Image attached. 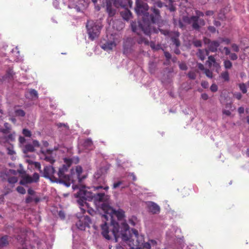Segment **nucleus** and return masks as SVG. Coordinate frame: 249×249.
Instances as JSON below:
<instances>
[{"label":"nucleus","mask_w":249,"mask_h":249,"mask_svg":"<svg viewBox=\"0 0 249 249\" xmlns=\"http://www.w3.org/2000/svg\"><path fill=\"white\" fill-rule=\"evenodd\" d=\"M136 13L139 16H142V20L137 23L132 22L131 23L132 30L138 35L140 32H143L146 35H149L156 32V29L154 26L156 22V7L154 6L151 10L153 13L149 14L147 12L148 6L145 1H136Z\"/></svg>","instance_id":"obj_1"},{"label":"nucleus","mask_w":249,"mask_h":249,"mask_svg":"<svg viewBox=\"0 0 249 249\" xmlns=\"http://www.w3.org/2000/svg\"><path fill=\"white\" fill-rule=\"evenodd\" d=\"M64 164L59 168L58 171L56 172V182H59L66 185L67 181L69 180L70 171L69 168L72 164V160L71 159H64Z\"/></svg>","instance_id":"obj_2"},{"label":"nucleus","mask_w":249,"mask_h":249,"mask_svg":"<svg viewBox=\"0 0 249 249\" xmlns=\"http://www.w3.org/2000/svg\"><path fill=\"white\" fill-rule=\"evenodd\" d=\"M93 195L92 193L86 191L84 189H79V191L77 193L76 195V197L78 198L77 201L82 213H85L86 211V209L83 208V206L86 204H89L86 201H91L92 200Z\"/></svg>","instance_id":"obj_3"},{"label":"nucleus","mask_w":249,"mask_h":249,"mask_svg":"<svg viewBox=\"0 0 249 249\" xmlns=\"http://www.w3.org/2000/svg\"><path fill=\"white\" fill-rule=\"evenodd\" d=\"M83 172L82 168L80 166H76L75 169H71L70 171L69 179L66 183V186L69 187L71 184H74L76 182L81 183L86 177L85 176H81Z\"/></svg>","instance_id":"obj_4"},{"label":"nucleus","mask_w":249,"mask_h":249,"mask_svg":"<svg viewBox=\"0 0 249 249\" xmlns=\"http://www.w3.org/2000/svg\"><path fill=\"white\" fill-rule=\"evenodd\" d=\"M89 38L92 40L97 37L100 33L101 26L92 20H88L86 25Z\"/></svg>","instance_id":"obj_5"},{"label":"nucleus","mask_w":249,"mask_h":249,"mask_svg":"<svg viewBox=\"0 0 249 249\" xmlns=\"http://www.w3.org/2000/svg\"><path fill=\"white\" fill-rule=\"evenodd\" d=\"M159 31L161 34L164 35L165 36L169 37L172 41L173 44L176 47H179L180 45V42L179 39L180 33L178 31H170L168 30H164L162 29H158Z\"/></svg>","instance_id":"obj_6"},{"label":"nucleus","mask_w":249,"mask_h":249,"mask_svg":"<svg viewBox=\"0 0 249 249\" xmlns=\"http://www.w3.org/2000/svg\"><path fill=\"white\" fill-rule=\"evenodd\" d=\"M91 223V220L88 216L83 215L79 218L76 223V226L78 229L83 231L85 230L86 227H89Z\"/></svg>","instance_id":"obj_7"},{"label":"nucleus","mask_w":249,"mask_h":249,"mask_svg":"<svg viewBox=\"0 0 249 249\" xmlns=\"http://www.w3.org/2000/svg\"><path fill=\"white\" fill-rule=\"evenodd\" d=\"M43 176L51 180L53 179L56 182V172L54 168L52 166H46L44 167Z\"/></svg>","instance_id":"obj_8"},{"label":"nucleus","mask_w":249,"mask_h":249,"mask_svg":"<svg viewBox=\"0 0 249 249\" xmlns=\"http://www.w3.org/2000/svg\"><path fill=\"white\" fill-rule=\"evenodd\" d=\"M132 5V0H113L112 7L115 8H118L120 7L124 8H131ZM116 10V9H115Z\"/></svg>","instance_id":"obj_9"},{"label":"nucleus","mask_w":249,"mask_h":249,"mask_svg":"<svg viewBox=\"0 0 249 249\" xmlns=\"http://www.w3.org/2000/svg\"><path fill=\"white\" fill-rule=\"evenodd\" d=\"M113 1V0H105L103 2V6L106 8V12L110 17H113L116 14V10L112 5Z\"/></svg>","instance_id":"obj_10"},{"label":"nucleus","mask_w":249,"mask_h":249,"mask_svg":"<svg viewBox=\"0 0 249 249\" xmlns=\"http://www.w3.org/2000/svg\"><path fill=\"white\" fill-rule=\"evenodd\" d=\"M185 21L189 24H192V26L194 29L196 30H199L200 26L198 24L199 18L198 17L193 16L190 18H187V20H185Z\"/></svg>","instance_id":"obj_11"},{"label":"nucleus","mask_w":249,"mask_h":249,"mask_svg":"<svg viewBox=\"0 0 249 249\" xmlns=\"http://www.w3.org/2000/svg\"><path fill=\"white\" fill-rule=\"evenodd\" d=\"M53 150L51 149H47L45 151L41 150V152L44 155V160L49 162L51 163H53L55 161L54 157L52 156V152Z\"/></svg>","instance_id":"obj_12"},{"label":"nucleus","mask_w":249,"mask_h":249,"mask_svg":"<svg viewBox=\"0 0 249 249\" xmlns=\"http://www.w3.org/2000/svg\"><path fill=\"white\" fill-rule=\"evenodd\" d=\"M208 58V60L206 61V64L208 65L209 68L213 66L214 68L218 69L220 67L219 63L216 62L213 55L209 56Z\"/></svg>","instance_id":"obj_13"},{"label":"nucleus","mask_w":249,"mask_h":249,"mask_svg":"<svg viewBox=\"0 0 249 249\" xmlns=\"http://www.w3.org/2000/svg\"><path fill=\"white\" fill-rule=\"evenodd\" d=\"M181 195L183 197H186L189 196L191 194L193 193V189L192 188H189L188 187H184L178 189Z\"/></svg>","instance_id":"obj_14"},{"label":"nucleus","mask_w":249,"mask_h":249,"mask_svg":"<svg viewBox=\"0 0 249 249\" xmlns=\"http://www.w3.org/2000/svg\"><path fill=\"white\" fill-rule=\"evenodd\" d=\"M120 14L122 18L126 20H128L132 17V13L128 10V8H124V9L120 12Z\"/></svg>","instance_id":"obj_15"},{"label":"nucleus","mask_w":249,"mask_h":249,"mask_svg":"<svg viewBox=\"0 0 249 249\" xmlns=\"http://www.w3.org/2000/svg\"><path fill=\"white\" fill-rule=\"evenodd\" d=\"M220 45V43L216 40L212 41L208 46L209 50L212 53H215L217 51V48Z\"/></svg>","instance_id":"obj_16"},{"label":"nucleus","mask_w":249,"mask_h":249,"mask_svg":"<svg viewBox=\"0 0 249 249\" xmlns=\"http://www.w3.org/2000/svg\"><path fill=\"white\" fill-rule=\"evenodd\" d=\"M115 46L116 43L114 41H110L103 44L102 48L105 50H111Z\"/></svg>","instance_id":"obj_17"},{"label":"nucleus","mask_w":249,"mask_h":249,"mask_svg":"<svg viewBox=\"0 0 249 249\" xmlns=\"http://www.w3.org/2000/svg\"><path fill=\"white\" fill-rule=\"evenodd\" d=\"M32 178L29 175H25L24 176L22 179L20 181L19 183L21 185H25L28 183H33Z\"/></svg>","instance_id":"obj_18"},{"label":"nucleus","mask_w":249,"mask_h":249,"mask_svg":"<svg viewBox=\"0 0 249 249\" xmlns=\"http://www.w3.org/2000/svg\"><path fill=\"white\" fill-rule=\"evenodd\" d=\"M84 146L88 150H92L94 148L93 143L91 139H86L84 142Z\"/></svg>","instance_id":"obj_19"},{"label":"nucleus","mask_w":249,"mask_h":249,"mask_svg":"<svg viewBox=\"0 0 249 249\" xmlns=\"http://www.w3.org/2000/svg\"><path fill=\"white\" fill-rule=\"evenodd\" d=\"M9 236L4 235L0 238V248H3L9 244Z\"/></svg>","instance_id":"obj_20"},{"label":"nucleus","mask_w":249,"mask_h":249,"mask_svg":"<svg viewBox=\"0 0 249 249\" xmlns=\"http://www.w3.org/2000/svg\"><path fill=\"white\" fill-rule=\"evenodd\" d=\"M4 126V128L0 129V131L4 134L10 133L12 129L11 125L8 123H5Z\"/></svg>","instance_id":"obj_21"},{"label":"nucleus","mask_w":249,"mask_h":249,"mask_svg":"<svg viewBox=\"0 0 249 249\" xmlns=\"http://www.w3.org/2000/svg\"><path fill=\"white\" fill-rule=\"evenodd\" d=\"M14 72L13 70L11 68H9L6 71L5 75L4 76V78L7 79L8 80H12L13 79Z\"/></svg>","instance_id":"obj_22"},{"label":"nucleus","mask_w":249,"mask_h":249,"mask_svg":"<svg viewBox=\"0 0 249 249\" xmlns=\"http://www.w3.org/2000/svg\"><path fill=\"white\" fill-rule=\"evenodd\" d=\"M105 196V193H98L93 195V198L95 200L98 202H103L104 201Z\"/></svg>","instance_id":"obj_23"},{"label":"nucleus","mask_w":249,"mask_h":249,"mask_svg":"<svg viewBox=\"0 0 249 249\" xmlns=\"http://www.w3.org/2000/svg\"><path fill=\"white\" fill-rule=\"evenodd\" d=\"M220 76L224 82H229L230 81L229 73L227 71L222 72Z\"/></svg>","instance_id":"obj_24"},{"label":"nucleus","mask_w":249,"mask_h":249,"mask_svg":"<svg viewBox=\"0 0 249 249\" xmlns=\"http://www.w3.org/2000/svg\"><path fill=\"white\" fill-rule=\"evenodd\" d=\"M196 54L197 57H198L202 61H203L205 59L206 56L204 49H198Z\"/></svg>","instance_id":"obj_25"},{"label":"nucleus","mask_w":249,"mask_h":249,"mask_svg":"<svg viewBox=\"0 0 249 249\" xmlns=\"http://www.w3.org/2000/svg\"><path fill=\"white\" fill-rule=\"evenodd\" d=\"M148 210L152 213H156V204L154 202H149L148 203Z\"/></svg>","instance_id":"obj_26"},{"label":"nucleus","mask_w":249,"mask_h":249,"mask_svg":"<svg viewBox=\"0 0 249 249\" xmlns=\"http://www.w3.org/2000/svg\"><path fill=\"white\" fill-rule=\"evenodd\" d=\"M14 112L15 116L17 117H24L25 115V112L22 109L15 108Z\"/></svg>","instance_id":"obj_27"},{"label":"nucleus","mask_w":249,"mask_h":249,"mask_svg":"<svg viewBox=\"0 0 249 249\" xmlns=\"http://www.w3.org/2000/svg\"><path fill=\"white\" fill-rule=\"evenodd\" d=\"M165 2H169L168 9L171 12H174L176 11V8L173 3L174 1L173 0H163Z\"/></svg>","instance_id":"obj_28"},{"label":"nucleus","mask_w":249,"mask_h":249,"mask_svg":"<svg viewBox=\"0 0 249 249\" xmlns=\"http://www.w3.org/2000/svg\"><path fill=\"white\" fill-rule=\"evenodd\" d=\"M83 208L86 209V212H87L89 214L93 215L95 213V211L89 207V204H86Z\"/></svg>","instance_id":"obj_29"},{"label":"nucleus","mask_w":249,"mask_h":249,"mask_svg":"<svg viewBox=\"0 0 249 249\" xmlns=\"http://www.w3.org/2000/svg\"><path fill=\"white\" fill-rule=\"evenodd\" d=\"M164 55L166 58V64L167 65H170L172 57L171 54L168 52L164 51Z\"/></svg>","instance_id":"obj_30"},{"label":"nucleus","mask_w":249,"mask_h":249,"mask_svg":"<svg viewBox=\"0 0 249 249\" xmlns=\"http://www.w3.org/2000/svg\"><path fill=\"white\" fill-rule=\"evenodd\" d=\"M5 175L8 178V181L9 183L14 184L18 181V178L16 177H8L7 174L5 173Z\"/></svg>","instance_id":"obj_31"},{"label":"nucleus","mask_w":249,"mask_h":249,"mask_svg":"<svg viewBox=\"0 0 249 249\" xmlns=\"http://www.w3.org/2000/svg\"><path fill=\"white\" fill-rule=\"evenodd\" d=\"M16 133L13 132L11 133H9V135L5 138L6 141H14L15 140Z\"/></svg>","instance_id":"obj_32"},{"label":"nucleus","mask_w":249,"mask_h":249,"mask_svg":"<svg viewBox=\"0 0 249 249\" xmlns=\"http://www.w3.org/2000/svg\"><path fill=\"white\" fill-rule=\"evenodd\" d=\"M224 66L226 69H230L232 67V63L229 60H225L223 62Z\"/></svg>","instance_id":"obj_33"},{"label":"nucleus","mask_w":249,"mask_h":249,"mask_svg":"<svg viewBox=\"0 0 249 249\" xmlns=\"http://www.w3.org/2000/svg\"><path fill=\"white\" fill-rule=\"evenodd\" d=\"M192 43L196 47H201L202 45V41L200 40L196 39L193 40Z\"/></svg>","instance_id":"obj_34"},{"label":"nucleus","mask_w":249,"mask_h":249,"mask_svg":"<svg viewBox=\"0 0 249 249\" xmlns=\"http://www.w3.org/2000/svg\"><path fill=\"white\" fill-rule=\"evenodd\" d=\"M25 150L26 152H33L35 150L34 146L31 144H26L25 146Z\"/></svg>","instance_id":"obj_35"},{"label":"nucleus","mask_w":249,"mask_h":249,"mask_svg":"<svg viewBox=\"0 0 249 249\" xmlns=\"http://www.w3.org/2000/svg\"><path fill=\"white\" fill-rule=\"evenodd\" d=\"M188 77L192 80H195L196 77V72L195 71H190L187 74Z\"/></svg>","instance_id":"obj_36"},{"label":"nucleus","mask_w":249,"mask_h":249,"mask_svg":"<svg viewBox=\"0 0 249 249\" xmlns=\"http://www.w3.org/2000/svg\"><path fill=\"white\" fill-rule=\"evenodd\" d=\"M29 94L32 98L37 97V92L34 89H31L29 91Z\"/></svg>","instance_id":"obj_37"},{"label":"nucleus","mask_w":249,"mask_h":249,"mask_svg":"<svg viewBox=\"0 0 249 249\" xmlns=\"http://www.w3.org/2000/svg\"><path fill=\"white\" fill-rule=\"evenodd\" d=\"M204 73L209 78H213V72L210 71L209 69H206L204 71Z\"/></svg>","instance_id":"obj_38"},{"label":"nucleus","mask_w":249,"mask_h":249,"mask_svg":"<svg viewBox=\"0 0 249 249\" xmlns=\"http://www.w3.org/2000/svg\"><path fill=\"white\" fill-rule=\"evenodd\" d=\"M240 89L242 91L243 93H246L247 89L246 84L245 83H241L239 85Z\"/></svg>","instance_id":"obj_39"},{"label":"nucleus","mask_w":249,"mask_h":249,"mask_svg":"<svg viewBox=\"0 0 249 249\" xmlns=\"http://www.w3.org/2000/svg\"><path fill=\"white\" fill-rule=\"evenodd\" d=\"M22 134L25 137H30L31 136V132L30 130L24 128L22 130Z\"/></svg>","instance_id":"obj_40"},{"label":"nucleus","mask_w":249,"mask_h":249,"mask_svg":"<svg viewBox=\"0 0 249 249\" xmlns=\"http://www.w3.org/2000/svg\"><path fill=\"white\" fill-rule=\"evenodd\" d=\"M32 178V180H33V182H38L39 180V175L37 173H35L33 174V177Z\"/></svg>","instance_id":"obj_41"},{"label":"nucleus","mask_w":249,"mask_h":249,"mask_svg":"<svg viewBox=\"0 0 249 249\" xmlns=\"http://www.w3.org/2000/svg\"><path fill=\"white\" fill-rule=\"evenodd\" d=\"M149 71L151 73H154L155 72V64L154 62L149 63Z\"/></svg>","instance_id":"obj_42"},{"label":"nucleus","mask_w":249,"mask_h":249,"mask_svg":"<svg viewBox=\"0 0 249 249\" xmlns=\"http://www.w3.org/2000/svg\"><path fill=\"white\" fill-rule=\"evenodd\" d=\"M124 181H118L116 182H114L113 184V189H115L118 187H119L120 186H121L123 184Z\"/></svg>","instance_id":"obj_43"},{"label":"nucleus","mask_w":249,"mask_h":249,"mask_svg":"<svg viewBox=\"0 0 249 249\" xmlns=\"http://www.w3.org/2000/svg\"><path fill=\"white\" fill-rule=\"evenodd\" d=\"M178 66L179 69L181 70L186 71L188 69L186 64L184 62L179 63Z\"/></svg>","instance_id":"obj_44"},{"label":"nucleus","mask_w":249,"mask_h":249,"mask_svg":"<svg viewBox=\"0 0 249 249\" xmlns=\"http://www.w3.org/2000/svg\"><path fill=\"white\" fill-rule=\"evenodd\" d=\"M16 189L17 191L21 194L24 195L26 193L25 189L22 186H18Z\"/></svg>","instance_id":"obj_45"},{"label":"nucleus","mask_w":249,"mask_h":249,"mask_svg":"<svg viewBox=\"0 0 249 249\" xmlns=\"http://www.w3.org/2000/svg\"><path fill=\"white\" fill-rule=\"evenodd\" d=\"M137 220V218L136 217L133 216L131 218L129 219V223L132 226H135L136 224V221Z\"/></svg>","instance_id":"obj_46"},{"label":"nucleus","mask_w":249,"mask_h":249,"mask_svg":"<svg viewBox=\"0 0 249 249\" xmlns=\"http://www.w3.org/2000/svg\"><path fill=\"white\" fill-rule=\"evenodd\" d=\"M210 89L212 92H215L217 91L218 87L215 84H213L210 87Z\"/></svg>","instance_id":"obj_47"},{"label":"nucleus","mask_w":249,"mask_h":249,"mask_svg":"<svg viewBox=\"0 0 249 249\" xmlns=\"http://www.w3.org/2000/svg\"><path fill=\"white\" fill-rule=\"evenodd\" d=\"M231 47L233 51L235 52H238L239 51V48L238 46L236 44H232L231 45Z\"/></svg>","instance_id":"obj_48"},{"label":"nucleus","mask_w":249,"mask_h":249,"mask_svg":"<svg viewBox=\"0 0 249 249\" xmlns=\"http://www.w3.org/2000/svg\"><path fill=\"white\" fill-rule=\"evenodd\" d=\"M201 85L203 88L207 89L209 87V83L206 81H202Z\"/></svg>","instance_id":"obj_49"},{"label":"nucleus","mask_w":249,"mask_h":249,"mask_svg":"<svg viewBox=\"0 0 249 249\" xmlns=\"http://www.w3.org/2000/svg\"><path fill=\"white\" fill-rule=\"evenodd\" d=\"M230 57L232 60H236L238 58L237 55L234 53H231Z\"/></svg>","instance_id":"obj_50"},{"label":"nucleus","mask_w":249,"mask_h":249,"mask_svg":"<svg viewBox=\"0 0 249 249\" xmlns=\"http://www.w3.org/2000/svg\"><path fill=\"white\" fill-rule=\"evenodd\" d=\"M196 16H195V17H198V18H199L200 17H203L204 16V14L203 12L200 11H198V10H196Z\"/></svg>","instance_id":"obj_51"},{"label":"nucleus","mask_w":249,"mask_h":249,"mask_svg":"<svg viewBox=\"0 0 249 249\" xmlns=\"http://www.w3.org/2000/svg\"><path fill=\"white\" fill-rule=\"evenodd\" d=\"M208 30L212 33H214L216 32L215 28L212 26H209L208 27Z\"/></svg>","instance_id":"obj_52"},{"label":"nucleus","mask_w":249,"mask_h":249,"mask_svg":"<svg viewBox=\"0 0 249 249\" xmlns=\"http://www.w3.org/2000/svg\"><path fill=\"white\" fill-rule=\"evenodd\" d=\"M234 97H235L238 100H240L242 96L240 92H236L234 94Z\"/></svg>","instance_id":"obj_53"},{"label":"nucleus","mask_w":249,"mask_h":249,"mask_svg":"<svg viewBox=\"0 0 249 249\" xmlns=\"http://www.w3.org/2000/svg\"><path fill=\"white\" fill-rule=\"evenodd\" d=\"M33 201V197L30 196H28L26 198L25 202L26 203H30Z\"/></svg>","instance_id":"obj_54"},{"label":"nucleus","mask_w":249,"mask_h":249,"mask_svg":"<svg viewBox=\"0 0 249 249\" xmlns=\"http://www.w3.org/2000/svg\"><path fill=\"white\" fill-rule=\"evenodd\" d=\"M58 215L62 219H64L65 217V214L63 211H60L58 213Z\"/></svg>","instance_id":"obj_55"},{"label":"nucleus","mask_w":249,"mask_h":249,"mask_svg":"<svg viewBox=\"0 0 249 249\" xmlns=\"http://www.w3.org/2000/svg\"><path fill=\"white\" fill-rule=\"evenodd\" d=\"M197 65L198 68L199 70H200L201 71H204L205 70H206V69H205V68H204V65L202 64H201L200 63H197Z\"/></svg>","instance_id":"obj_56"},{"label":"nucleus","mask_w":249,"mask_h":249,"mask_svg":"<svg viewBox=\"0 0 249 249\" xmlns=\"http://www.w3.org/2000/svg\"><path fill=\"white\" fill-rule=\"evenodd\" d=\"M220 40H221L222 42H224L227 44H229L231 42L230 40L228 38H221Z\"/></svg>","instance_id":"obj_57"},{"label":"nucleus","mask_w":249,"mask_h":249,"mask_svg":"<svg viewBox=\"0 0 249 249\" xmlns=\"http://www.w3.org/2000/svg\"><path fill=\"white\" fill-rule=\"evenodd\" d=\"M40 200H41V199H40V197H39L38 196H35L33 198V201H34V202H35L36 204L38 203L39 201H40Z\"/></svg>","instance_id":"obj_58"},{"label":"nucleus","mask_w":249,"mask_h":249,"mask_svg":"<svg viewBox=\"0 0 249 249\" xmlns=\"http://www.w3.org/2000/svg\"><path fill=\"white\" fill-rule=\"evenodd\" d=\"M18 140L19 142L21 144L24 143L26 142V139L25 138L22 136H19Z\"/></svg>","instance_id":"obj_59"},{"label":"nucleus","mask_w":249,"mask_h":249,"mask_svg":"<svg viewBox=\"0 0 249 249\" xmlns=\"http://www.w3.org/2000/svg\"><path fill=\"white\" fill-rule=\"evenodd\" d=\"M27 192L28 194L31 196H34L36 193L35 191L33 190L32 188H29Z\"/></svg>","instance_id":"obj_60"},{"label":"nucleus","mask_w":249,"mask_h":249,"mask_svg":"<svg viewBox=\"0 0 249 249\" xmlns=\"http://www.w3.org/2000/svg\"><path fill=\"white\" fill-rule=\"evenodd\" d=\"M224 50L225 51V54L226 55H228L231 54L230 50L228 47H224Z\"/></svg>","instance_id":"obj_61"},{"label":"nucleus","mask_w":249,"mask_h":249,"mask_svg":"<svg viewBox=\"0 0 249 249\" xmlns=\"http://www.w3.org/2000/svg\"><path fill=\"white\" fill-rule=\"evenodd\" d=\"M4 190H5V192H4V194H3L4 196H6L9 193H10V192H12V190L11 189H9V188H5Z\"/></svg>","instance_id":"obj_62"},{"label":"nucleus","mask_w":249,"mask_h":249,"mask_svg":"<svg viewBox=\"0 0 249 249\" xmlns=\"http://www.w3.org/2000/svg\"><path fill=\"white\" fill-rule=\"evenodd\" d=\"M35 166L36 168H37L41 172V165L40 163L37 162H35Z\"/></svg>","instance_id":"obj_63"},{"label":"nucleus","mask_w":249,"mask_h":249,"mask_svg":"<svg viewBox=\"0 0 249 249\" xmlns=\"http://www.w3.org/2000/svg\"><path fill=\"white\" fill-rule=\"evenodd\" d=\"M32 145L34 146V147H39V142L37 141L34 140L33 142V144Z\"/></svg>","instance_id":"obj_64"}]
</instances>
